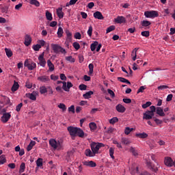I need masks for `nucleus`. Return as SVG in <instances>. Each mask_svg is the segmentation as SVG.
<instances>
[{"label": "nucleus", "mask_w": 175, "mask_h": 175, "mask_svg": "<svg viewBox=\"0 0 175 175\" xmlns=\"http://www.w3.org/2000/svg\"><path fill=\"white\" fill-rule=\"evenodd\" d=\"M67 130L72 139H75L76 136H79V137H84V131L80 128L70 126L67 128Z\"/></svg>", "instance_id": "f257e3e1"}, {"label": "nucleus", "mask_w": 175, "mask_h": 175, "mask_svg": "<svg viewBox=\"0 0 175 175\" xmlns=\"http://www.w3.org/2000/svg\"><path fill=\"white\" fill-rule=\"evenodd\" d=\"M51 46L52 50H53L55 54H59V53H61L62 54H64L65 55V54H66L67 53L66 50L62 48V46H59V44H51Z\"/></svg>", "instance_id": "f03ea898"}, {"label": "nucleus", "mask_w": 175, "mask_h": 175, "mask_svg": "<svg viewBox=\"0 0 175 175\" xmlns=\"http://www.w3.org/2000/svg\"><path fill=\"white\" fill-rule=\"evenodd\" d=\"M50 146L55 150H62V143L59 141H57L54 139H51L49 140Z\"/></svg>", "instance_id": "7ed1b4c3"}, {"label": "nucleus", "mask_w": 175, "mask_h": 175, "mask_svg": "<svg viewBox=\"0 0 175 175\" xmlns=\"http://www.w3.org/2000/svg\"><path fill=\"white\" fill-rule=\"evenodd\" d=\"M102 147H105V144L99 142H92L91 144V149L93 154H97Z\"/></svg>", "instance_id": "20e7f679"}, {"label": "nucleus", "mask_w": 175, "mask_h": 175, "mask_svg": "<svg viewBox=\"0 0 175 175\" xmlns=\"http://www.w3.org/2000/svg\"><path fill=\"white\" fill-rule=\"evenodd\" d=\"M144 16L146 18H155L156 17L159 16V14L158 11L152 10V11H146L144 12Z\"/></svg>", "instance_id": "39448f33"}, {"label": "nucleus", "mask_w": 175, "mask_h": 175, "mask_svg": "<svg viewBox=\"0 0 175 175\" xmlns=\"http://www.w3.org/2000/svg\"><path fill=\"white\" fill-rule=\"evenodd\" d=\"M2 112L3 116H1V122H3L4 124H5V122H8V121H9V120H10L12 115L10 114V113H6V110L5 109H2Z\"/></svg>", "instance_id": "423d86ee"}, {"label": "nucleus", "mask_w": 175, "mask_h": 175, "mask_svg": "<svg viewBox=\"0 0 175 175\" xmlns=\"http://www.w3.org/2000/svg\"><path fill=\"white\" fill-rule=\"evenodd\" d=\"M24 65L29 70H33L36 68V63L29 62L28 59L25 61Z\"/></svg>", "instance_id": "0eeeda50"}, {"label": "nucleus", "mask_w": 175, "mask_h": 175, "mask_svg": "<svg viewBox=\"0 0 175 175\" xmlns=\"http://www.w3.org/2000/svg\"><path fill=\"white\" fill-rule=\"evenodd\" d=\"M73 87V84L71 83V82H64L62 85V89L64 91H66V92H69L70 88Z\"/></svg>", "instance_id": "6e6552de"}, {"label": "nucleus", "mask_w": 175, "mask_h": 175, "mask_svg": "<svg viewBox=\"0 0 175 175\" xmlns=\"http://www.w3.org/2000/svg\"><path fill=\"white\" fill-rule=\"evenodd\" d=\"M38 95H39L38 92H33L32 93L26 94L27 98H29V99H31V100H35Z\"/></svg>", "instance_id": "1a4fd4ad"}, {"label": "nucleus", "mask_w": 175, "mask_h": 175, "mask_svg": "<svg viewBox=\"0 0 175 175\" xmlns=\"http://www.w3.org/2000/svg\"><path fill=\"white\" fill-rule=\"evenodd\" d=\"M84 166H88L89 167H96V163L92 161H84L82 162Z\"/></svg>", "instance_id": "9d476101"}, {"label": "nucleus", "mask_w": 175, "mask_h": 175, "mask_svg": "<svg viewBox=\"0 0 175 175\" xmlns=\"http://www.w3.org/2000/svg\"><path fill=\"white\" fill-rule=\"evenodd\" d=\"M38 60L40 62V66H42V68H44L46 66V59H44V53H42L40 56L38 57Z\"/></svg>", "instance_id": "9b49d317"}, {"label": "nucleus", "mask_w": 175, "mask_h": 175, "mask_svg": "<svg viewBox=\"0 0 175 175\" xmlns=\"http://www.w3.org/2000/svg\"><path fill=\"white\" fill-rule=\"evenodd\" d=\"M164 163L166 166H168L170 167H172V166L174 165V162H173V160L170 157H165L164 160Z\"/></svg>", "instance_id": "f8f14e48"}, {"label": "nucleus", "mask_w": 175, "mask_h": 175, "mask_svg": "<svg viewBox=\"0 0 175 175\" xmlns=\"http://www.w3.org/2000/svg\"><path fill=\"white\" fill-rule=\"evenodd\" d=\"M38 80L42 83H49L50 81V77L47 75H42L38 77Z\"/></svg>", "instance_id": "ddd939ff"}, {"label": "nucleus", "mask_w": 175, "mask_h": 175, "mask_svg": "<svg viewBox=\"0 0 175 175\" xmlns=\"http://www.w3.org/2000/svg\"><path fill=\"white\" fill-rule=\"evenodd\" d=\"M146 165H147V167H148V169H150V170H152V172H154L155 173H157V172H158V167L153 166L151 161L147 160Z\"/></svg>", "instance_id": "4468645a"}, {"label": "nucleus", "mask_w": 175, "mask_h": 175, "mask_svg": "<svg viewBox=\"0 0 175 175\" xmlns=\"http://www.w3.org/2000/svg\"><path fill=\"white\" fill-rule=\"evenodd\" d=\"M153 116L154 113H152V112H150V111H146L144 113L143 120H151Z\"/></svg>", "instance_id": "2eb2a0df"}, {"label": "nucleus", "mask_w": 175, "mask_h": 175, "mask_svg": "<svg viewBox=\"0 0 175 175\" xmlns=\"http://www.w3.org/2000/svg\"><path fill=\"white\" fill-rule=\"evenodd\" d=\"M31 43H32V38L29 35H26L25 37L24 44L28 47V46H30Z\"/></svg>", "instance_id": "dca6fc26"}, {"label": "nucleus", "mask_w": 175, "mask_h": 175, "mask_svg": "<svg viewBox=\"0 0 175 175\" xmlns=\"http://www.w3.org/2000/svg\"><path fill=\"white\" fill-rule=\"evenodd\" d=\"M126 20L125 19V17L121 16H118L116 18H115V23H117V24H122L124 23H126Z\"/></svg>", "instance_id": "f3484780"}, {"label": "nucleus", "mask_w": 175, "mask_h": 175, "mask_svg": "<svg viewBox=\"0 0 175 175\" xmlns=\"http://www.w3.org/2000/svg\"><path fill=\"white\" fill-rule=\"evenodd\" d=\"M93 16L94 18H97V20H103V18H105L103 17V15L102 14V12L99 11H96V12H94Z\"/></svg>", "instance_id": "a211bd4d"}, {"label": "nucleus", "mask_w": 175, "mask_h": 175, "mask_svg": "<svg viewBox=\"0 0 175 175\" xmlns=\"http://www.w3.org/2000/svg\"><path fill=\"white\" fill-rule=\"evenodd\" d=\"M116 109L117 111H118V113H125V110H126L125 107H124L121 104H118V105H116Z\"/></svg>", "instance_id": "6ab92c4d"}, {"label": "nucleus", "mask_w": 175, "mask_h": 175, "mask_svg": "<svg viewBox=\"0 0 175 175\" xmlns=\"http://www.w3.org/2000/svg\"><path fill=\"white\" fill-rule=\"evenodd\" d=\"M49 72H54V64L51 62V60L48 59L46 62Z\"/></svg>", "instance_id": "aec40b11"}, {"label": "nucleus", "mask_w": 175, "mask_h": 175, "mask_svg": "<svg viewBox=\"0 0 175 175\" xmlns=\"http://www.w3.org/2000/svg\"><path fill=\"white\" fill-rule=\"evenodd\" d=\"M137 50H139V49L135 48L133 50L131 53V58L133 61H136V59L137 58Z\"/></svg>", "instance_id": "412c9836"}, {"label": "nucleus", "mask_w": 175, "mask_h": 175, "mask_svg": "<svg viewBox=\"0 0 175 175\" xmlns=\"http://www.w3.org/2000/svg\"><path fill=\"white\" fill-rule=\"evenodd\" d=\"M156 113L160 116V117H165V112H163V109H162L161 107H158L156 109Z\"/></svg>", "instance_id": "4be33fe9"}, {"label": "nucleus", "mask_w": 175, "mask_h": 175, "mask_svg": "<svg viewBox=\"0 0 175 175\" xmlns=\"http://www.w3.org/2000/svg\"><path fill=\"white\" fill-rule=\"evenodd\" d=\"M136 137H139V139H146L148 137V134L146 133H136Z\"/></svg>", "instance_id": "5701e85b"}, {"label": "nucleus", "mask_w": 175, "mask_h": 175, "mask_svg": "<svg viewBox=\"0 0 175 175\" xmlns=\"http://www.w3.org/2000/svg\"><path fill=\"white\" fill-rule=\"evenodd\" d=\"M19 87H20V85H18V82L14 81V84L11 89L12 92H16V91H17V90H18Z\"/></svg>", "instance_id": "b1692460"}, {"label": "nucleus", "mask_w": 175, "mask_h": 175, "mask_svg": "<svg viewBox=\"0 0 175 175\" xmlns=\"http://www.w3.org/2000/svg\"><path fill=\"white\" fill-rule=\"evenodd\" d=\"M56 12L59 18H64V12H62V8H57Z\"/></svg>", "instance_id": "393cba45"}, {"label": "nucleus", "mask_w": 175, "mask_h": 175, "mask_svg": "<svg viewBox=\"0 0 175 175\" xmlns=\"http://www.w3.org/2000/svg\"><path fill=\"white\" fill-rule=\"evenodd\" d=\"M91 95H94V92L89 91V92H87L85 94H84L83 96L84 99H90V98H91Z\"/></svg>", "instance_id": "a878e982"}, {"label": "nucleus", "mask_w": 175, "mask_h": 175, "mask_svg": "<svg viewBox=\"0 0 175 175\" xmlns=\"http://www.w3.org/2000/svg\"><path fill=\"white\" fill-rule=\"evenodd\" d=\"M30 5H33L36 8H39L40 6V3L38 0H29Z\"/></svg>", "instance_id": "bb28decb"}, {"label": "nucleus", "mask_w": 175, "mask_h": 175, "mask_svg": "<svg viewBox=\"0 0 175 175\" xmlns=\"http://www.w3.org/2000/svg\"><path fill=\"white\" fill-rule=\"evenodd\" d=\"M45 16H46V20H48V21H52V20H53V14H51V12H50L48 10H46V13H45Z\"/></svg>", "instance_id": "cd10ccee"}, {"label": "nucleus", "mask_w": 175, "mask_h": 175, "mask_svg": "<svg viewBox=\"0 0 175 175\" xmlns=\"http://www.w3.org/2000/svg\"><path fill=\"white\" fill-rule=\"evenodd\" d=\"M57 35L58 38H62L64 35V29H62V27H59L58 28Z\"/></svg>", "instance_id": "c85d7f7f"}, {"label": "nucleus", "mask_w": 175, "mask_h": 175, "mask_svg": "<svg viewBox=\"0 0 175 175\" xmlns=\"http://www.w3.org/2000/svg\"><path fill=\"white\" fill-rule=\"evenodd\" d=\"M35 144H36V142L35 141H31L27 147V150L31 151V150H32V148H33V146H35Z\"/></svg>", "instance_id": "c756f323"}, {"label": "nucleus", "mask_w": 175, "mask_h": 175, "mask_svg": "<svg viewBox=\"0 0 175 175\" xmlns=\"http://www.w3.org/2000/svg\"><path fill=\"white\" fill-rule=\"evenodd\" d=\"M25 172V163H22L20 165L19 173H24Z\"/></svg>", "instance_id": "7c9ffc66"}, {"label": "nucleus", "mask_w": 175, "mask_h": 175, "mask_svg": "<svg viewBox=\"0 0 175 175\" xmlns=\"http://www.w3.org/2000/svg\"><path fill=\"white\" fill-rule=\"evenodd\" d=\"M5 54H6L7 57H8V58H10V57H12V55H13V52H12V50H10L8 48H5Z\"/></svg>", "instance_id": "2f4dec72"}, {"label": "nucleus", "mask_w": 175, "mask_h": 175, "mask_svg": "<svg viewBox=\"0 0 175 175\" xmlns=\"http://www.w3.org/2000/svg\"><path fill=\"white\" fill-rule=\"evenodd\" d=\"M141 25L142 27H150V25H151V22L148 21H143L141 22Z\"/></svg>", "instance_id": "473e14b6"}, {"label": "nucleus", "mask_w": 175, "mask_h": 175, "mask_svg": "<svg viewBox=\"0 0 175 175\" xmlns=\"http://www.w3.org/2000/svg\"><path fill=\"white\" fill-rule=\"evenodd\" d=\"M133 131H135V129L130 128V127H126L124 129V133H125V135H129V133H131V132H133Z\"/></svg>", "instance_id": "72a5a7b5"}, {"label": "nucleus", "mask_w": 175, "mask_h": 175, "mask_svg": "<svg viewBox=\"0 0 175 175\" xmlns=\"http://www.w3.org/2000/svg\"><path fill=\"white\" fill-rule=\"evenodd\" d=\"M96 46H98V42L95 41L90 45L91 51H95V49H96Z\"/></svg>", "instance_id": "f704fd0d"}, {"label": "nucleus", "mask_w": 175, "mask_h": 175, "mask_svg": "<svg viewBox=\"0 0 175 175\" xmlns=\"http://www.w3.org/2000/svg\"><path fill=\"white\" fill-rule=\"evenodd\" d=\"M88 68H89L88 75L90 76H91V75H92L94 73V64H90L89 66H88Z\"/></svg>", "instance_id": "c9c22d12"}, {"label": "nucleus", "mask_w": 175, "mask_h": 175, "mask_svg": "<svg viewBox=\"0 0 175 175\" xmlns=\"http://www.w3.org/2000/svg\"><path fill=\"white\" fill-rule=\"evenodd\" d=\"M118 79L119 81H121V83H126V84H131V82L125 78L118 77Z\"/></svg>", "instance_id": "e433bc0d"}, {"label": "nucleus", "mask_w": 175, "mask_h": 175, "mask_svg": "<svg viewBox=\"0 0 175 175\" xmlns=\"http://www.w3.org/2000/svg\"><path fill=\"white\" fill-rule=\"evenodd\" d=\"M116 122H118V118L117 117H113L109 120V124H111L112 125H114Z\"/></svg>", "instance_id": "4c0bfd02"}, {"label": "nucleus", "mask_w": 175, "mask_h": 175, "mask_svg": "<svg viewBox=\"0 0 175 175\" xmlns=\"http://www.w3.org/2000/svg\"><path fill=\"white\" fill-rule=\"evenodd\" d=\"M89 126H90V130L95 131V129H96V123H95V122H90L89 124Z\"/></svg>", "instance_id": "58836bf2"}, {"label": "nucleus", "mask_w": 175, "mask_h": 175, "mask_svg": "<svg viewBox=\"0 0 175 175\" xmlns=\"http://www.w3.org/2000/svg\"><path fill=\"white\" fill-rule=\"evenodd\" d=\"M57 107H59V109H61L62 110V111H66V105H65V104L64 103H59Z\"/></svg>", "instance_id": "ea45409f"}, {"label": "nucleus", "mask_w": 175, "mask_h": 175, "mask_svg": "<svg viewBox=\"0 0 175 175\" xmlns=\"http://www.w3.org/2000/svg\"><path fill=\"white\" fill-rule=\"evenodd\" d=\"M36 165L38 167L43 166V159L40 158L38 159V160L36 161Z\"/></svg>", "instance_id": "a19ab883"}, {"label": "nucleus", "mask_w": 175, "mask_h": 175, "mask_svg": "<svg viewBox=\"0 0 175 175\" xmlns=\"http://www.w3.org/2000/svg\"><path fill=\"white\" fill-rule=\"evenodd\" d=\"M40 92L42 94L47 93V88H46V86H41L40 88Z\"/></svg>", "instance_id": "79ce46f5"}, {"label": "nucleus", "mask_w": 175, "mask_h": 175, "mask_svg": "<svg viewBox=\"0 0 175 175\" xmlns=\"http://www.w3.org/2000/svg\"><path fill=\"white\" fill-rule=\"evenodd\" d=\"M6 163V157H5V155L3 154L0 156V165H3V163Z\"/></svg>", "instance_id": "37998d69"}, {"label": "nucleus", "mask_w": 175, "mask_h": 175, "mask_svg": "<svg viewBox=\"0 0 175 175\" xmlns=\"http://www.w3.org/2000/svg\"><path fill=\"white\" fill-rule=\"evenodd\" d=\"M32 49L34 50V51H39V50L42 49V46H40V44H37L36 45H33Z\"/></svg>", "instance_id": "c03bdc74"}, {"label": "nucleus", "mask_w": 175, "mask_h": 175, "mask_svg": "<svg viewBox=\"0 0 175 175\" xmlns=\"http://www.w3.org/2000/svg\"><path fill=\"white\" fill-rule=\"evenodd\" d=\"M167 88H169V86L166 85H162L158 86L157 88L159 91H163V90H167Z\"/></svg>", "instance_id": "a18cd8bd"}, {"label": "nucleus", "mask_w": 175, "mask_h": 175, "mask_svg": "<svg viewBox=\"0 0 175 175\" xmlns=\"http://www.w3.org/2000/svg\"><path fill=\"white\" fill-rule=\"evenodd\" d=\"M66 61H68V62H71V64H73L75 63V59L72 56H67L66 57Z\"/></svg>", "instance_id": "49530a36"}, {"label": "nucleus", "mask_w": 175, "mask_h": 175, "mask_svg": "<svg viewBox=\"0 0 175 175\" xmlns=\"http://www.w3.org/2000/svg\"><path fill=\"white\" fill-rule=\"evenodd\" d=\"M131 175H139V167H136L135 169L131 170Z\"/></svg>", "instance_id": "de8ad7c7"}, {"label": "nucleus", "mask_w": 175, "mask_h": 175, "mask_svg": "<svg viewBox=\"0 0 175 175\" xmlns=\"http://www.w3.org/2000/svg\"><path fill=\"white\" fill-rule=\"evenodd\" d=\"M69 43H72V37H66L65 44L69 47Z\"/></svg>", "instance_id": "09e8293b"}, {"label": "nucleus", "mask_w": 175, "mask_h": 175, "mask_svg": "<svg viewBox=\"0 0 175 175\" xmlns=\"http://www.w3.org/2000/svg\"><path fill=\"white\" fill-rule=\"evenodd\" d=\"M122 144H131V141H129V139H128V138H122Z\"/></svg>", "instance_id": "8fccbe9b"}, {"label": "nucleus", "mask_w": 175, "mask_h": 175, "mask_svg": "<svg viewBox=\"0 0 175 175\" xmlns=\"http://www.w3.org/2000/svg\"><path fill=\"white\" fill-rule=\"evenodd\" d=\"M114 29H116V26L111 25L107 29L106 33H109L111 32V31H114Z\"/></svg>", "instance_id": "3c124183"}, {"label": "nucleus", "mask_w": 175, "mask_h": 175, "mask_svg": "<svg viewBox=\"0 0 175 175\" xmlns=\"http://www.w3.org/2000/svg\"><path fill=\"white\" fill-rule=\"evenodd\" d=\"M151 105H152V103L150 101H148L145 104L142 105V109H147V107H150Z\"/></svg>", "instance_id": "603ef678"}, {"label": "nucleus", "mask_w": 175, "mask_h": 175, "mask_svg": "<svg viewBox=\"0 0 175 175\" xmlns=\"http://www.w3.org/2000/svg\"><path fill=\"white\" fill-rule=\"evenodd\" d=\"M92 31H93L92 27L90 25L87 31L88 36H90V38L92 36Z\"/></svg>", "instance_id": "864d4df0"}, {"label": "nucleus", "mask_w": 175, "mask_h": 175, "mask_svg": "<svg viewBox=\"0 0 175 175\" xmlns=\"http://www.w3.org/2000/svg\"><path fill=\"white\" fill-rule=\"evenodd\" d=\"M38 44H40V47H43V46H44V44H46V41H44V40H38L37 41Z\"/></svg>", "instance_id": "5fc2aeb1"}, {"label": "nucleus", "mask_w": 175, "mask_h": 175, "mask_svg": "<svg viewBox=\"0 0 175 175\" xmlns=\"http://www.w3.org/2000/svg\"><path fill=\"white\" fill-rule=\"evenodd\" d=\"M72 46L76 50H79L80 49V44H79L77 42H73Z\"/></svg>", "instance_id": "6e6d98bb"}, {"label": "nucleus", "mask_w": 175, "mask_h": 175, "mask_svg": "<svg viewBox=\"0 0 175 175\" xmlns=\"http://www.w3.org/2000/svg\"><path fill=\"white\" fill-rule=\"evenodd\" d=\"M141 35L142 36H145V38H148V36H150V31H142Z\"/></svg>", "instance_id": "4d7b16f0"}, {"label": "nucleus", "mask_w": 175, "mask_h": 175, "mask_svg": "<svg viewBox=\"0 0 175 175\" xmlns=\"http://www.w3.org/2000/svg\"><path fill=\"white\" fill-rule=\"evenodd\" d=\"M79 88L81 91H85V90H87V85L81 84L79 85Z\"/></svg>", "instance_id": "13d9d810"}, {"label": "nucleus", "mask_w": 175, "mask_h": 175, "mask_svg": "<svg viewBox=\"0 0 175 175\" xmlns=\"http://www.w3.org/2000/svg\"><path fill=\"white\" fill-rule=\"evenodd\" d=\"M74 38L75 39L80 40L81 39V34L80 33V32H77L75 33Z\"/></svg>", "instance_id": "bf43d9fd"}, {"label": "nucleus", "mask_w": 175, "mask_h": 175, "mask_svg": "<svg viewBox=\"0 0 175 175\" xmlns=\"http://www.w3.org/2000/svg\"><path fill=\"white\" fill-rule=\"evenodd\" d=\"M68 111L69 113H72L73 114H75V105H71L70 107H69Z\"/></svg>", "instance_id": "052dcab7"}, {"label": "nucleus", "mask_w": 175, "mask_h": 175, "mask_svg": "<svg viewBox=\"0 0 175 175\" xmlns=\"http://www.w3.org/2000/svg\"><path fill=\"white\" fill-rule=\"evenodd\" d=\"M144 90H146V86H141V87L138 89L137 93V94H140V92H144Z\"/></svg>", "instance_id": "680f3d73"}, {"label": "nucleus", "mask_w": 175, "mask_h": 175, "mask_svg": "<svg viewBox=\"0 0 175 175\" xmlns=\"http://www.w3.org/2000/svg\"><path fill=\"white\" fill-rule=\"evenodd\" d=\"M21 107H23V103H19L16 107V111H20L21 110Z\"/></svg>", "instance_id": "e2e57ef3"}, {"label": "nucleus", "mask_w": 175, "mask_h": 175, "mask_svg": "<svg viewBox=\"0 0 175 175\" xmlns=\"http://www.w3.org/2000/svg\"><path fill=\"white\" fill-rule=\"evenodd\" d=\"M58 79H59L58 75H51V80H53V81L58 80Z\"/></svg>", "instance_id": "0e129e2a"}, {"label": "nucleus", "mask_w": 175, "mask_h": 175, "mask_svg": "<svg viewBox=\"0 0 175 175\" xmlns=\"http://www.w3.org/2000/svg\"><path fill=\"white\" fill-rule=\"evenodd\" d=\"M107 91H108V94H110L111 98H114V96H116V94H114V92H113V90L108 89Z\"/></svg>", "instance_id": "69168bd1"}, {"label": "nucleus", "mask_w": 175, "mask_h": 175, "mask_svg": "<svg viewBox=\"0 0 175 175\" xmlns=\"http://www.w3.org/2000/svg\"><path fill=\"white\" fill-rule=\"evenodd\" d=\"M114 131H116V129L113 127H109L108 128L107 133H113V132H114Z\"/></svg>", "instance_id": "338daca9"}, {"label": "nucleus", "mask_w": 175, "mask_h": 175, "mask_svg": "<svg viewBox=\"0 0 175 175\" xmlns=\"http://www.w3.org/2000/svg\"><path fill=\"white\" fill-rule=\"evenodd\" d=\"M60 79L63 81H66V75L65 74H60Z\"/></svg>", "instance_id": "774afa93"}]
</instances>
